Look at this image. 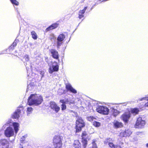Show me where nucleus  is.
Segmentation results:
<instances>
[{"label":"nucleus","instance_id":"9b49d317","mask_svg":"<svg viewBox=\"0 0 148 148\" xmlns=\"http://www.w3.org/2000/svg\"><path fill=\"white\" fill-rule=\"evenodd\" d=\"M65 38V36L63 34H60L57 38V47L58 48L62 45V43L61 42L63 41Z\"/></svg>","mask_w":148,"mask_h":148},{"label":"nucleus","instance_id":"c9c22d12","mask_svg":"<svg viewBox=\"0 0 148 148\" xmlns=\"http://www.w3.org/2000/svg\"><path fill=\"white\" fill-rule=\"evenodd\" d=\"M24 58L25 59L26 61H28L29 60V56L27 55H26L24 56Z\"/></svg>","mask_w":148,"mask_h":148},{"label":"nucleus","instance_id":"7ed1b4c3","mask_svg":"<svg viewBox=\"0 0 148 148\" xmlns=\"http://www.w3.org/2000/svg\"><path fill=\"white\" fill-rule=\"evenodd\" d=\"M96 110L98 113L104 115L108 114L109 112V110L107 107L103 106H98Z\"/></svg>","mask_w":148,"mask_h":148},{"label":"nucleus","instance_id":"72a5a7b5","mask_svg":"<svg viewBox=\"0 0 148 148\" xmlns=\"http://www.w3.org/2000/svg\"><path fill=\"white\" fill-rule=\"evenodd\" d=\"M5 134L7 137H9V130H5Z\"/></svg>","mask_w":148,"mask_h":148},{"label":"nucleus","instance_id":"6ab92c4d","mask_svg":"<svg viewBox=\"0 0 148 148\" xmlns=\"http://www.w3.org/2000/svg\"><path fill=\"white\" fill-rule=\"evenodd\" d=\"M140 110L138 108H134L131 109L130 113L134 114V115L138 114L139 113Z\"/></svg>","mask_w":148,"mask_h":148},{"label":"nucleus","instance_id":"4be33fe9","mask_svg":"<svg viewBox=\"0 0 148 148\" xmlns=\"http://www.w3.org/2000/svg\"><path fill=\"white\" fill-rule=\"evenodd\" d=\"M31 33L32 38L34 40L37 39V35L36 32L34 31H32L31 32Z\"/></svg>","mask_w":148,"mask_h":148},{"label":"nucleus","instance_id":"f03ea898","mask_svg":"<svg viewBox=\"0 0 148 148\" xmlns=\"http://www.w3.org/2000/svg\"><path fill=\"white\" fill-rule=\"evenodd\" d=\"M62 137L59 135L54 137L53 143L54 148H62Z\"/></svg>","mask_w":148,"mask_h":148},{"label":"nucleus","instance_id":"f8f14e48","mask_svg":"<svg viewBox=\"0 0 148 148\" xmlns=\"http://www.w3.org/2000/svg\"><path fill=\"white\" fill-rule=\"evenodd\" d=\"M111 140L110 138H107L104 141L105 144H106L108 143L109 146L112 148H121L120 146L115 145L113 143L110 142Z\"/></svg>","mask_w":148,"mask_h":148},{"label":"nucleus","instance_id":"c85d7f7f","mask_svg":"<svg viewBox=\"0 0 148 148\" xmlns=\"http://www.w3.org/2000/svg\"><path fill=\"white\" fill-rule=\"evenodd\" d=\"M96 140H93L92 143V146L90 148H97L96 144L95 143V142Z\"/></svg>","mask_w":148,"mask_h":148},{"label":"nucleus","instance_id":"a878e982","mask_svg":"<svg viewBox=\"0 0 148 148\" xmlns=\"http://www.w3.org/2000/svg\"><path fill=\"white\" fill-rule=\"evenodd\" d=\"M93 125L95 127H98L101 125V123L99 122L95 121L93 122Z\"/></svg>","mask_w":148,"mask_h":148},{"label":"nucleus","instance_id":"ea45409f","mask_svg":"<svg viewBox=\"0 0 148 148\" xmlns=\"http://www.w3.org/2000/svg\"><path fill=\"white\" fill-rule=\"evenodd\" d=\"M119 144H120V145H122L123 144V143L121 142V143H120Z\"/></svg>","mask_w":148,"mask_h":148},{"label":"nucleus","instance_id":"c03bdc74","mask_svg":"<svg viewBox=\"0 0 148 148\" xmlns=\"http://www.w3.org/2000/svg\"><path fill=\"white\" fill-rule=\"evenodd\" d=\"M48 59V58L47 57V58H45V59Z\"/></svg>","mask_w":148,"mask_h":148},{"label":"nucleus","instance_id":"e433bc0d","mask_svg":"<svg viewBox=\"0 0 148 148\" xmlns=\"http://www.w3.org/2000/svg\"><path fill=\"white\" fill-rule=\"evenodd\" d=\"M60 102L62 103V104H66V102L64 99H61L60 100Z\"/></svg>","mask_w":148,"mask_h":148},{"label":"nucleus","instance_id":"1a4fd4ad","mask_svg":"<svg viewBox=\"0 0 148 148\" xmlns=\"http://www.w3.org/2000/svg\"><path fill=\"white\" fill-rule=\"evenodd\" d=\"M49 52L51 54V56L54 59L59 60V55L58 52L55 49H51L49 50Z\"/></svg>","mask_w":148,"mask_h":148},{"label":"nucleus","instance_id":"79ce46f5","mask_svg":"<svg viewBox=\"0 0 148 148\" xmlns=\"http://www.w3.org/2000/svg\"><path fill=\"white\" fill-rule=\"evenodd\" d=\"M14 138H15V137H14V136H13V137L12 139L13 140H14Z\"/></svg>","mask_w":148,"mask_h":148},{"label":"nucleus","instance_id":"a19ab883","mask_svg":"<svg viewBox=\"0 0 148 148\" xmlns=\"http://www.w3.org/2000/svg\"><path fill=\"white\" fill-rule=\"evenodd\" d=\"M146 147L148 148V143L146 144Z\"/></svg>","mask_w":148,"mask_h":148},{"label":"nucleus","instance_id":"aec40b11","mask_svg":"<svg viewBox=\"0 0 148 148\" xmlns=\"http://www.w3.org/2000/svg\"><path fill=\"white\" fill-rule=\"evenodd\" d=\"M75 148L81 147L80 142L77 140H75L74 143Z\"/></svg>","mask_w":148,"mask_h":148},{"label":"nucleus","instance_id":"393cba45","mask_svg":"<svg viewBox=\"0 0 148 148\" xmlns=\"http://www.w3.org/2000/svg\"><path fill=\"white\" fill-rule=\"evenodd\" d=\"M9 123H7L3 126V129L5 130H9Z\"/></svg>","mask_w":148,"mask_h":148},{"label":"nucleus","instance_id":"2f4dec72","mask_svg":"<svg viewBox=\"0 0 148 148\" xmlns=\"http://www.w3.org/2000/svg\"><path fill=\"white\" fill-rule=\"evenodd\" d=\"M33 110V108L31 107H28L27 108V114H29Z\"/></svg>","mask_w":148,"mask_h":148},{"label":"nucleus","instance_id":"473e14b6","mask_svg":"<svg viewBox=\"0 0 148 148\" xmlns=\"http://www.w3.org/2000/svg\"><path fill=\"white\" fill-rule=\"evenodd\" d=\"M61 110H62L63 111L65 110L66 109V104H62L61 105Z\"/></svg>","mask_w":148,"mask_h":148},{"label":"nucleus","instance_id":"4c0bfd02","mask_svg":"<svg viewBox=\"0 0 148 148\" xmlns=\"http://www.w3.org/2000/svg\"><path fill=\"white\" fill-rule=\"evenodd\" d=\"M14 130L15 131V133L16 134L17 133V132H18V130Z\"/></svg>","mask_w":148,"mask_h":148},{"label":"nucleus","instance_id":"bb28decb","mask_svg":"<svg viewBox=\"0 0 148 148\" xmlns=\"http://www.w3.org/2000/svg\"><path fill=\"white\" fill-rule=\"evenodd\" d=\"M7 143V141L5 139H3L0 140V146L1 145H4Z\"/></svg>","mask_w":148,"mask_h":148},{"label":"nucleus","instance_id":"4468645a","mask_svg":"<svg viewBox=\"0 0 148 148\" xmlns=\"http://www.w3.org/2000/svg\"><path fill=\"white\" fill-rule=\"evenodd\" d=\"M56 62L57 64L56 65H53L52 66V68L50 67L49 68V72L50 74L54 72L58 71L59 70V66L57 64V62Z\"/></svg>","mask_w":148,"mask_h":148},{"label":"nucleus","instance_id":"9d476101","mask_svg":"<svg viewBox=\"0 0 148 148\" xmlns=\"http://www.w3.org/2000/svg\"><path fill=\"white\" fill-rule=\"evenodd\" d=\"M50 107L51 109L54 110L56 113H58L60 110V108L54 102H51Z\"/></svg>","mask_w":148,"mask_h":148},{"label":"nucleus","instance_id":"b1692460","mask_svg":"<svg viewBox=\"0 0 148 148\" xmlns=\"http://www.w3.org/2000/svg\"><path fill=\"white\" fill-rule=\"evenodd\" d=\"M13 125L14 127V130H18L19 125L18 123L14 122L13 123Z\"/></svg>","mask_w":148,"mask_h":148},{"label":"nucleus","instance_id":"f3484780","mask_svg":"<svg viewBox=\"0 0 148 148\" xmlns=\"http://www.w3.org/2000/svg\"><path fill=\"white\" fill-rule=\"evenodd\" d=\"M88 8L87 6L84 7L83 10H80L79 12L78 18L80 19L84 17V14L85 12V11Z\"/></svg>","mask_w":148,"mask_h":148},{"label":"nucleus","instance_id":"0eeeda50","mask_svg":"<svg viewBox=\"0 0 148 148\" xmlns=\"http://www.w3.org/2000/svg\"><path fill=\"white\" fill-rule=\"evenodd\" d=\"M131 117V113L129 111L125 112L121 116V118L125 123H127Z\"/></svg>","mask_w":148,"mask_h":148},{"label":"nucleus","instance_id":"2eb2a0df","mask_svg":"<svg viewBox=\"0 0 148 148\" xmlns=\"http://www.w3.org/2000/svg\"><path fill=\"white\" fill-rule=\"evenodd\" d=\"M58 25L59 24L57 23H53L45 29V32H47L51 30L57 28L58 27Z\"/></svg>","mask_w":148,"mask_h":148},{"label":"nucleus","instance_id":"6e6552de","mask_svg":"<svg viewBox=\"0 0 148 148\" xmlns=\"http://www.w3.org/2000/svg\"><path fill=\"white\" fill-rule=\"evenodd\" d=\"M23 110V106H19L18 109L12 115V118L14 119H18L19 117V115L21 113V110Z\"/></svg>","mask_w":148,"mask_h":148},{"label":"nucleus","instance_id":"412c9836","mask_svg":"<svg viewBox=\"0 0 148 148\" xmlns=\"http://www.w3.org/2000/svg\"><path fill=\"white\" fill-rule=\"evenodd\" d=\"M18 40L16 39L14 40L12 45L10 46V47L12 49H13L16 46L17 43L18 42Z\"/></svg>","mask_w":148,"mask_h":148},{"label":"nucleus","instance_id":"5701e85b","mask_svg":"<svg viewBox=\"0 0 148 148\" xmlns=\"http://www.w3.org/2000/svg\"><path fill=\"white\" fill-rule=\"evenodd\" d=\"M143 100L144 101L143 103H144V106L145 107H148V97L143 99Z\"/></svg>","mask_w":148,"mask_h":148},{"label":"nucleus","instance_id":"cd10ccee","mask_svg":"<svg viewBox=\"0 0 148 148\" xmlns=\"http://www.w3.org/2000/svg\"><path fill=\"white\" fill-rule=\"evenodd\" d=\"M11 3L14 5L17 6L19 5V2L16 0H10Z\"/></svg>","mask_w":148,"mask_h":148},{"label":"nucleus","instance_id":"c756f323","mask_svg":"<svg viewBox=\"0 0 148 148\" xmlns=\"http://www.w3.org/2000/svg\"><path fill=\"white\" fill-rule=\"evenodd\" d=\"M27 137V135H25L24 136H23L22 137H21V139H20V141L21 143H25V142H24L25 141V138H26Z\"/></svg>","mask_w":148,"mask_h":148},{"label":"nucleus","instance_id":"20e7f679","mask_svg":"<svg viewBox=\"0 0 148 148\" xmlns=\"http://www.w3.org/2000/svg\"><path fill=\"white\" fill-rule=\"evenodd\" d=\"M75 129L76 130H81L85 127V123L81 118H78L76 121Z\"/></svg>","mask_w":148,"mask_h":148},{"label":"nucleus","instance_id":"7c9ffc66","mask_svg":"<svg viewBox=\"0 0 148 148\" xmlns=\"http://www.w3.org/2000/svg\"><path fill=\"white\" fill-rule=\"evenodd\" d=\"M88 120L89 121H92L94 119H96L93 116H89L87 117Z\"/></svg>","mask_w":148,"mask_h":148},{"label":"nucleus","instance_id":"423d86ee","mask_svg":"<svg viewBox=\"0 0 148 148\" xmlns=\"http://www.w3.org/2000/svg\"><path fill=\"white\" fill-rule=\"evenodd\" d=\"M145 124V122L142 120L141 117H138L134 127L136 128H142Z\"/></svg>","mask_w":148,"mask_h":148},{"label":"nucleus","instance_id":"49530a36","mask_svg":"<svg viewBox=\"0 0 148 148\" xmlns=\"http://www.w3.org/2000/svg\"><path fill=\"white\" fill-rule=\"evenodd\" d=\"M50 39L51 40H52V38H50Z\"/></svg>","mask_w":148,"mask_h":148},{"label":"nucleus","instance_id":"f257e3e1","mask_svg":"<svg viewBox=\"0 0 148 148\" xmlns=\"http://www.w3.org/2000/svg\"><path fill=\"white\" fill-rule=\"evenodd\" d=\"M43 101V98L40 95H37L36 94H32L28 99V105H39Z\"/></svg>","mask_w":148,"mask_h":148},{"label":"nucleus","instance_id":"ddd939ff","mask_svg":"<svg viewBox=\"0 0 148 148\" xmlns=\"http://www.w3.org/2000/svg\"><path fill=\"white\" fill-rule=\"evenodd\" d=\"M65 88L67 91H69L74 94H76L77 93V90L74 89L70 84H66Z\"/></svg>","mask_w":148,"mask_h":148},{"label":"nucleus","instance_id":"a18cd8bd","mask_svg":"<svg viewBox=\"0 0 148 148\" xmlns=\"http://www.w3.org/2000/svg\"><path fill=\"white\" fill-rule=\"evenodd\" d=\"M79 130H76V132H78V131H79Z\"/></svg>","mask_w":148,"mask_h":148},{"label":"nucleus","instance_id":"39448f33","mask_svg":"<svg viewBox=\"0 0 148 148\" xmlns=\"http://www.w3.org/2000/svg\"><path fill=\"white\" fill-rule=\"evenodd\" d=\"M89 134L87 132L85 131L82 134V144H83V147L82 148H86L87 145V138H85L87 136V139L88 140L90 139V138H88Z\"/></svg>","mask_w":148,"mask_h":148},{"label":"nucleus","instance_id":"37998d69","mask_svg":"<svg viewBox=\"0 0 148 148\" xmlns=\"http://www.w3.org/2000/svg\"><path fill=\"white\" fill-rule=\"evenodd\" d=\"M12 130V128L10 127V130Z\"/></svg>","mask_w":148,"mask_h":148},{"label":"nucleus","instance_id":"dca6fc26","mask_svg":"<svg viewBox=\"0 0 148 148\" xmlns=\"http://www.w3.org/2000/svg\"><path fill=\"white\" fill-rule=\"evenodd\" d=\"M132 133L130 130H123V132L120 133L121 136L123 137H126L130 136Z\"/></svg>","mask_w":148,"mask_h":148},{"label":"nucleus","instance_id":"58836bf2","mask_svg":"<svg viewBox=\"0 0 148 148\" xmlns=\"http://www.w3.org/2000/svg\"><path fill=\"white\" fill-rule=\"evenodd\" d=\"M23 147L22 146V145H20V146L19 147V148H23Z\"/></svg>","mask_w":148,"mask_h":148},{"label":"nucleus","instance_id":"a211bd4d","mask_svg":"<svg viewBox=\"0 0 148 148\" xmlns=\"http://www.w3.org/2000/svg\"><path fill=\"white\" fill-rule=\"evenodd\" d=\"M114 127L116 128H121L123 127V125L121 122H120L116 121L114 123Z\"/></svg>","mask_w":148,"mask_h":148},{"label":"nucleus","instance_id":"f704fd0d","mask_svg":"<svg viewBox=\"0 0 148 148\" xmlns=\"http://www.w3.org/2000/svg\"><path fill=\"white\" fill-rule=\"evenodd\" d=\"M10 137L14 135V130H10Z\"/></svg>","mask_w":148,"mask_h":148}]
</instances>
